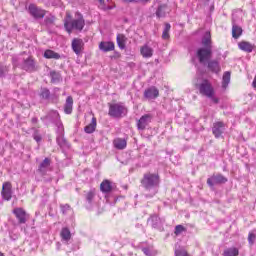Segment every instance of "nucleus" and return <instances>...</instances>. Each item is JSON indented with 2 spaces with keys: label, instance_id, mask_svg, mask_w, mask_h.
Instances as JSON below:
<instances>
[{
  "label": "nucleus",
  "instance_id": "53",
  "mask_svg": "<svg viewBox=\"0 0 256 256\" xmlns=\"http://www.w3.org/2000/svg\"><path fill=\"white\" fill-rule=\"evenodd\" d=\"M111 256H113V255H111Z\"/></svg>",
  "mask_w": 256,
  "mask_h": 256
},
{
  "label": "nucleus",
  "instance_id": "22",
  "mask_svg": "<svg viewBox=\"0 0 256 256\" xmlns=\"http://www.w3.org/2000/svg\"><path fill=\"white\" fill-rule=\"evenodd\" d=\"M64 112L66 113V115H71V113H73V97L68 96L66 98Z\"/></svg>",
  "mask_w": 256,
  "mask_h": 256
},
{
  "label": "nucleus",
  "instance_id": "44",
  "mask_svg": "<svg viewBox=\"0 0 256 256\" xmlns=\"http://www.w3.org/2000/svg\"><path fill=\"white\" fill-rule=\"evenodd\" d=\"M175 255H176V256H189V255L187 254V251H185V250H176V251H175Z\"/></svg>",
  "mask_w": 256,
  "mask_h": 256
},
{
  "label": "nucleus",
  "instance_id": "23",
  "mask_svg": "<svg viewBox=\"0 0 256 256\" xmlns=\"http://www.w3.org/2000/svg\"><path fill=\"white\" fill-rule=\"evenodd\" d=\"M168 8L167 5H160L157 10H156V17L158 19H162L164 17H167V13H168Z\"/></svg>",
  "mask_w": 256,
  "mask_h": 256
},
{
  "label": "nucleus",
  "instance_id": "31",
  "mask_svg": "<svg viewBox=\"0 0 256 256\" xmlns=\"http://www.w3.org/2000/svg\"><path fill=\"white\" fill-rule=\"evenodd\" d=\"M117 45L119 49H125V45L127 43V37L123 34H118L116 37Z\"/></svg>",
  "mask_w": 256,
  "mask_h": 256
},
{
  "label": "nucleus",
  "instance_id": "41",
  "mask_svg": "<svg viewBox=\"0 0 256 256\" xmlns=\"http://www.w3.org/2000/svg\"><path fill=\"white\" fill-rule=\"evenodd\" d=\"M142 251L146 256H155V253H153V251H151L149 248H142Z\"/></svg>",
  "mask_w": 256,
  "mask_h": 256
},
{
  "label": "nucleus",
  "instance_id": "2",
  "mask_svg": "<svg viewBox=\"0 0 256 256\" xmlns=\"http://www.w3.org/2000/svg\"><path fill=\"white\" fill-rule=\"evenodd\" d=\"M64 26L66 27L68 33H71L73 29H76L77 31H83V27H85V20L83 19V15H81V13H76V19L72 21H66Z\"/></svg>",
  "mask_w": 256,
  "mask_h": 256
},
{
  "label": "nucleus",
  "instance_id": "6",
  "mask_svg": "<svg viewBox=\"0 0 256 256\" xmlns=\"http://www.w3.org/2000/svg\"><path fill=\"white\" fill-rule=\"evenodd\" d=\"M223 183H227V178L222 174H214L207 179V185H209V187H213V185H223Z\"/></svg>",
  "mask_w": 256,
  "mask_h": 256
},
{
  "label": "nucleus",
  "instance_id": "12",
  "mask_svg": "<svg viewBox=\"0 0 256 256\" xmlns=\"http://www.w3.org/2000/svg\"><path fill=\"white\" fill-rule=\"evenodd\" d=\"M241 35H243V28H241V26L237 25V22H235V15H233V17H232V37H233V39H239Z\"/></svg>",
  "mask_w": 256,
  "mask_h": 256
},
{
  "label": "nucleus",
  "instance_id": "29",
  "mask_svg": "<svg viewBox=\"0 0 256 256\" xmlns=\"http://www.w3.org/2000/svg\"><path fill=\"white\" fill-rule=\"evenodd\" d=\"M111 189H113V186H111V181L109 180H104L100 184V190L102 193H110Z\"/></svg>",
  "mask_w": 256,
  "mask_h": 256
},
{
  "label": "nucleus",
  "instance_id": "27",
  "mask_svg": "<svg viewBox=\"0 0 256 256\" xmlns=\"http://www.w3.org/2000/svg\"><path fill=\"white\" fill-rule=\"evenodd\" d=\"M229 83H231V72L226 71L222 77V89H227V87H229Z\"/></svg>",
  "mask_w": 256,
  "mask_h": 256
},
{
  "label": "nucleus",
  "instance_id": "20",
  "mask_svg": "<svg viewBox=\"0 0 256 256\" xmlns=\"http://www.w3.org/2000/svg\"><path fill=\"white\" fill-rule=\"evenodd\" d=\"M238 47L241 49V51H245L246 53H253V49L255 48L253 44L247 41L240 42Z\"/></svg>",
  "mask_w": 256,
  "mask_h": 256
},
{
  "label": "nucleus",
  "instance_id": "46",
  "mask_svg": "<svg viewBox=\"0 0 256 256\" xmlns=\"http://www.w3.org/2000/svg\"><path fill=\"white\" fill-rule=\"evenodd\" d=\"M71 209V206H69L68 204L62 206V213H65L67 211H69Z\"/></svg>",
  "mask_w": 256,
  "mask_h": 256
},
{
  "label": "nucleus",
  "instance_id": "38",
  "mask_svg": "<svg viewBox=\"0 0 256 256\" xmlns=\"http://www.w3.org/2000/svg\"><path fill=\"white\" fill-rule=\"evenodd\" d=\"M40 97H42V99H49V97H51V92L47 88H42L40 91Z\"/></svg>",
  "mask_w": 256,
  "mask_h": 256
},
{
  "label": "nucleus",
  "instance_id": "39",
  "mask_svg": "<svg viewBox=\"0 0 256 256\" xmlns=\"http://www.w3.org/2000/svg\"><path fill=\"white\" fill-rule=\"evenodd\" d=\"M185 231H187V228H185L183 225H177L175 227L174 233L176 236H179L181 235V233H184Z\"/></svg>",
  "mask_w": 256,
  "mask_h": 256
},
{
  "label": "nucleus",
  "instance_id": "37",
  "mask_svg": "<svg viewBox=\"0 0 256 256\" xmlns=\"http://www.w3.org/2000/svg\"><path fill=\"white\" fill-rule=\"evenodd\" d=\"M50 77H51L52 83H59V81H61V74H59L58 72H55V71L50 72Z\"/></svg>",
  "mask_w": 256,
  "mask_h": 256
},
{
  "label": "nucleus",
  "instance_id": "36",
  "mask_svg": "<svg viewBox=\"0 0 256 256\" xmlns=\"http://www.w3.org/2000/svg\"><path fill=\"white\" fill-rule=\"evenodd\" d=\"M86 203H88V205H92L93 203H95V190H90L89 192H87Z\"/></svg>",
  "mask_w": 256,
  "mask_h": 256
},
{
  "label": "nucleus",
  "instance_id": "21",
  "mask_svg": "<svg viewBox=\"0 0 256 256\" xmlns=\"http://www.w3.org/2000/svg\"><path fill=\"white\" fill-rule=\"evenodd\" d=\"M100 51H104V53H107L109 51L115 50V44L113 42H101L99 44Z\"/></svg>",
  "mask_w": 256,
  "mask_h": 256
},
{
  "label": "nucleus",
  "instance_id": "24",
  "mask_svg": "<svg viewBox=\"0 0 256 256\" xmlns=\"http://www.w3.org/2000/svg\"><path fill=\"white\" fill-rule=\"evenodd\" d=\"M95 129H97V118L93 117L91 123L84 128V131L85 133L91 134L95 133Z\"/></svg>",
  "mask_w": 256,
  "mask_h": 256
},
{
  "label": "nucleus",
  "instance_id": "13",
  "mask_svg": "<svg viewBox=\"0 0 256 256\" xmlns=\"http://www.w3.org/2000/svg\"><path fill=\"white\" fill-rule=\"evenodd\" d=\"M159 97V89L155 86H151L150 88L144 91V98L151 101V99H157Z\"/></svg>",
  "mask_w": 256,
  "mask_h": 256
},
{
  "label": "nucleus",
  "instance_id": "45",
  "mask_svg": "<svg viewBox=\"0 0 256 256\" xmlns=\"http://www.w3.org/2000/svg\"><path fill=\"white\" fill-rule=\"evenodd\" d=\"M98 1L100 3V9H103L104 11L107 9H111V7L105 8V6H103V5H105V0H98Z\"/></svg>",
  "mask_w": 256,
  "mask_h": 256
},
{
  "label": "nucleus",
  "instance_id": "51",
  "mask_svg": "<svg viewBox=\"0 0 256 256\" xmlns=\"http://www.w3.org/2000/svg\"><path fill=\"white\" fill-rule=\"evenodd\" d=\"M57 246H58V249H59V247H61V243L58 242V243H57Z\"/></svg>",
  "mask_w": 256,
  "mask_h": 256
},
{
  "label": "nucleus",
  "instance_id": "50",
  "mask_svg": "<svg viewBox=\"0 0 256 256\" xmlns=\"http://www.w3.org/2000/svg\"><path fill=\"white\" fill-rule=\"evenodd\" d=\"M33 123H37V118L32 119Z\"/></svg>",
  "mask_w": 256,
  "mask_h": 256
},
{
  "label": "nucleus",
  "instance_id": "14",
  "mask_svg": "<svg viewBox=\"0 0 256 256\" xmlns=\"http://www.w3.org/2000/svg\"><path fill=\"white\" fill-rule=\"evenodd\" d=\"M15 217L18 219L20 225L27 223V213L22 208H16L13 210Z\"/></svg>",
  "mask_w": 256,
  "mask_h": 256
},
{
  "label": "nucleus",
  "instance_id": "18",
  "mask_svg": "<svg viewBox=\"0 0 256 256\" xmlns=\"http://www.w3.org/2000/svg\"><path fill=\"white\" fill-rule=\"evenodd\" d=\"M53 116L57 119L56 120V127H57V135H65V128L63 127V122L59 118V113L57 111L52 112Z\"/></svg>",
  "mask_w": 256,
  "mask_h": 256
},
{
  "label": "nucleus",
  "instance_id": "52",
  "mask_svg": "<svg viewBox=\"0 0 256 256\" xmlns=\"http://www.w3.org/2000/svg\"><path fill=\"white\" fill-rule=\"evenodd\" d=\"M144 1H149V0H144Z\"/></svg>",
  "mask_w": 256,
  "mask_h": 256
},
{
  "label": "nucleus",
  "instance_id": "40",
  "mask_svg": "<svg viewBox=\"0 0 256 256\" xmlns=\"http://www.w3.org/2000/svg\"><path fill=\"white\" fill-rule=\"evenodd\" d=\"M44 22H45L46 27H51V25H53V23H55V17H53V16L46 17Z\"/></svg>",
  "mask_w": 256,
  "mask_h": 256
},
{
  "label": "nucleus",
  "instance_id": "47",
  "mask_svg": "<svg viewBox=\"0 0 256 256\" xmlns=\"http://www.w3.org/2000/svg\"><path fill=\"white\" fill-rule=\"evenodd\" d=\"M208 99H212L213 103H219V98H215L214 96L208 97Z\"/></svg>",
  "mask_w": 256,
  "mask_h": 256
},
{
  "label": "nucleus",
  "instance_id": "4",
  "mask_svg": "<svg viewBox=\"0 0 256 256\" xmlns=\"http://www.w3.org/2000/svg\"><path fill=\"white\" fill-rule=\"evenodd\" d=\"M196 57H198V61L201 65H207V62L211 61V57H213V47L199 48Z\"/></svg>",
  "mask_w": 256,
  "mask_h": 256
},
{
  "label": "nucleus",
  "instance_id": "8",
  "mask_svg": "<svg viewBox=\"0 0 256 256\" xmlns=\"http://www.w3.org/2000/svg\"><path fill=\"white\" fill-rule=\"evenodd\" d=\"M152 119L153 116H151V114H145L141 116V118L137 121V129L139 131H145V129H147V125L151 123Z\"/></svg>",
  "mask_w": 256,
  "mask_h": 256
},
{
  "label": "nucleus",
  "instance_id": "5",
  "mask_svg": "<svg viewBox=\"0 0 256 256\" xmlns=\"http://www.w3.org/2000/svg\"><path fill=\"white\" fill-rule=\"evenodd\" d=\"M198 89L200 94L204 95V97H213V95H215V89L209 80H203L202 83L199 84Z\"/></svg>",
  "mask_w": 256,
  "mask_h": 256
},
{
  "label": "nucleus",
  "instance_id": "28",
  "mask_svg": "<svg viewBox=\"0 0 256 256\" xmlns=\"http://www.w3.org/2000/svg\"><path fill=\"white\" fill-rule=\"evenodd\" d=\"M148 223L151 224V227H153L154 229H157L159 225H161V218H159V216L154 214L148 219Z\"/></svg>",
  "mask_w": 256,
  "mask_h": 256
},
{
  "label": "nucleus",
  "instance_id": "33",
  "mask_svg": "<svg viewBox=\"0 0 256 256\" xmlns=\"http://www.w3.org/2000/svg\"><path fill=\"white\" fill-rule=\"evenodd\" d=\"M56 141L61 148L69 147V143H67V139H65V134L57 135Z\"/></svg>",
  "mask_w": 256,
  "mask_h": 256
},
{
  "label": "nucleus",
  "instance_id": "1",
  "mask_svg": "<svg viewBox=\"0 0 256 256\" xmlns=\"http://www.w3.org/2000/svg\"><path fill=\"white\" fill-rule=\"evenodd\" d=\"M142 187L148 191L146 197H155L159 191V174H145L142 179Z\"/></svg>",
  "mask_w": 256,
  "mask_h": 256
},
{
  "label": "nucleus",
  "instance_id": "16",
  "mask_svg": "<svg viewBox=\"0 0 256 256\" xmlns=\"http://www.w3.org/2000/svg\"><path fill=\"white\" fill-rule=\"evenodd\" d=\"M49 167H51V160L49 158H45L38 166V171L41 175H47Z\"/></svg>",
  "mask_w": 256,
  "mask_h": 256
},
{
  "label": "nucleus",
  "instance_id": "34",
  "mask_svg": "<svg viewBox=\"0 0 256 256\" xmlns=\"http://www.w3.org/2000/svg\"><path fill=\"white\" fill-rule=\"evenodd\" d=\"M169 31H171V24L165 23L164 30L162 32V39L164 41H167L170 39L171 35L169 34Z\"/></svg>",
  "mask_w": 256,
  "mask_h": 256
},
{
  "label": "nucleus",
  "instance_id": "15",
  "mask_svg": "<svg viewBox=\"0 0 256 256\" xmlns=\"http://www.w3.org/2000/svg\"><path fill=\"white\" fill-rule=\"evenodd\" d=\"M84 46H85V43H83L82 39L75 38V39L72 40V50L77 55H81V53H83V47Z\"/></svg>",
  "mask_w": 256,
  "mask_h": 256
},
{
  "label": "nucleus",
  "instance_id": "19",
  "mask_svg": "<svg viewBox=\"0 0 256 256\" xmlns=\"http://www.w3.org/2000/svg\"><path fill=\"white\" fill-rule=\"evenodd\" d=\"M60 237H61L62 243L69 245V241H71V231L69 230V228L67 227L62 228L60 232Z\"/></svg>",
  "mask_w": 256,
  "mask_h": 256
},
{
  "label": "nucleus",
  "instance_id": "30",
  "mask_svg": "<svg viewBox=\"0 0 256 256\" xmlns=\"http://www.w3.org/2000/svg\"><path fill=\"white\" fill-rule=\"evenodd\" d=\"M202 45L203 47H213L211 42V32H206L202 37Z\"/></svg>",
  "mask_w": 256,
  "mask_h": 256
},
{
  "label": "nucleus",
  "instance_id": "11",
  "mask_svg": "<svg viewBox=\"0 0 256 256\" xmlns=\"http://www.w3.org/2000/svg\"><path fill=\"white\" fill-rule=\"evenodd\" d=\"M22 69H24V71H28L29 73H33V71H37L35 60H33L32 57H29L26 60H24L22 64Z\"/></svg>",
  "mask_w": 256,
  "mask_h": 256
},
{
  "label": "nucleus",
  "instance_id": "48",
  "mask_svg": "<svg viewBox=\"0 0 256 256\" xmlns=\"http://www.w3.org/2000/svg\"><path fill=\"white\" fill-rule=\"evenodd\" d=\"M34 139L37 143H39V141H41V136L40 135H37V134H34Z\"/></svg>",
  "mask_w": 256,
  "mask_h": 256
},
{
  "label": "nucleus",
  "instance_id": "10",
  "mask_svg": "<svg viewBox=\"0 0 256 256\" xmlns=\"http://www.w3.org/2000/svg\"><path fill=\"white\" fill-rule=\"evenodd\" d=\"M212 133L216 137V139H219L223 133H225V123L223 122H216L213 124L212 127Z\"/></svg>",
  "mask_w": 256,
  "mask_h": 256
},
{
  "label": "nucleus",
  "instance_id": "9",
  "mask_svg": "<svg viewBox=\"0 0 256 256\" xmlns=\"http://www.w3.org/2000/svg\"><path fill=\"white\" fill-rule=\"evenodd\" d=\"M28 11L34 19H43L45 17V10L36 7L34 4L29 5Z\"/></svg>",
  "mask_w": 256,
  "mask_h": 256
},
{
  "label": "nucleus",
  "instance_id": "26",
  "mask_svg": "<svg viewBox=\"0 0 256 256\" xmlns=\"http://www.w3.org/2000/svg\"><path fill=\"white\" fill-rule=\"evenodd\" d=\"M113 145L115 149L123 150L125 147H127V141L123 138H116L113 141Z\"/></svg>",
  "mask_w": 256,
  "mask_h": 256
},
{
  "label": "nucleus",
  "instance_id": "3",
  "mask_svg": "<svg viewBox=\"0 0 256 256\" xmlns=\"http://www.w3.org/2000/svg\"><path fill=\"white\" fill-rule=\"evenodd\" d=\"M108 115H110V117H114L116 119L125 117V115H127V107H125V105H123V103L109 104Z\"/></svg>",
  "mask_w": 256,
  "mask_h": 256
},
{
  "label": "nucleus",
  "instance_id": "32",
  "mask_svg": "<svg viewBox=\"0 0 256 256\" xmlns=\"http://www.w3.org/2000/svg\"><path fill=\"white\" fill-rule=\"evenodd\" d=\"M45 59H61V55L53 50H46L44 52Z\"/></svg>",
  "mask_w": 256,
  "mask_h": 256
},
{
  "label": "nucleus",
  "instance_id": "42",
  "mask_svg": "<svg viewBox=\"0 0 256 256\" xmlns=\"http://www.w3.org/2000/svg\"><path fill=\"white\" fill-rule=\"evenodd\" d=\"M255 239H256L255 234L249 233V235H248V242L250 243V245H253V243H255Z\"/></svg>",
  "mask_w": 256,
  "mask_h": 256
},
{
  "label": "nucleus",
  "instance_id": "25",
  "mask_svg": "<svg viewBox=\"0 0 256 256\" xmlns=\"http://www.w3.org/2000/svg\"><path fill=\"white\" fill-rule=\"evenodd\" d=\"M140 53L142 57L149 59V57H153V48L149 47L148 45H144L141 48Z\"/></svg>",
  "mask_w": 256,
  "mask_h": 256
},
{
  "label": "nucleus",
  "instance_id": "35",
  "mask_svg": "<svg viewBox=\"0 0 256 256\" xmlns=\"http://www.w3.org/2000/svg\"><path fill=\"white\" fill-rule=\"evenodd\" d=\"M223 256H239V249L232 247L224 250Z\"/></svg>",
  "mask_w": 256,
  "mask_h": 256
},
{
  "label": "nucleus",
  "instance_id": "49",
  "mask_svg": "<svg viewBox=\"0 0 256 256\" xmlns=\"http://www.w3.org/2000/svg\"><path fill=\"white\" fill-rule=\"evenodd\" d=\"M126 3H139L141 0H124Z\"/></svg>",
  "mask_w": 256,
  "mask_h": 256
},
{
  "label": "nucleus",
  "instance_id": "7",
  "mask_svg": "<svg viewBox=\"0 0 256 256\" xmlns=\"http://www.w3.org/2000/svg\"><path fill=\"white\" fill-rule=\"evenodd\" d=\"M1 194L5 201H11V197H13V186L11 185V182L3 183Z\"/></svg>",
  "mask_w": 256,
  "mask_h": 256
},
{
  "label": "nucleus",
  "instance_id": "17",
  "mask_svg": "<svg viewBox=\"0 0 256 256\" xmlns=\"http://www.w3.org/2000/svg\"><path fill=\"white\" fill-rule=\"evenodd\" d=\"M207 63L208 69L211 73H221V64L217 60H209Z\"/></svg>",
  "mask_w": 256,
  "mask_h": 256
},
{
  "label": "nucleus",
  "instance_id": "43",
  "mask_svg": "<svg viewBox=\"0 0 256 256\" xmlns=\"http://www.w3.org/2000/svg\"><path fill=\"white\" fill-rule=\"evenodd\" d=\"M7 66H3L0 64V77H3L7 73Z\"/></svg>",
  "mask_w": 256,
  "mask_h": 256
}]
</instances>
